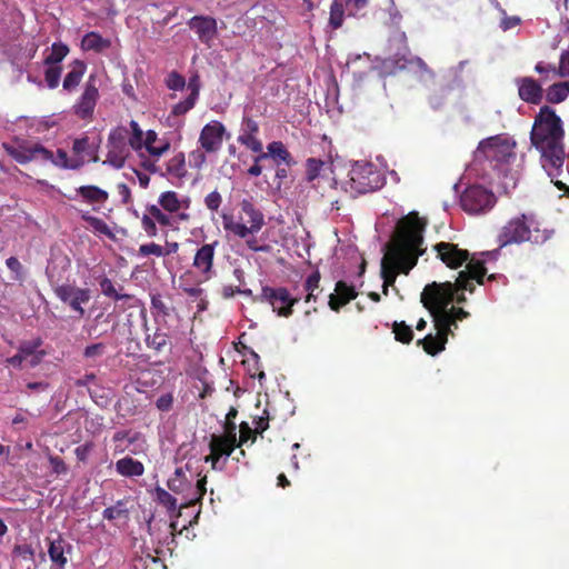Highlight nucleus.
Instances as JSON below:
<instances>
[{"label":"nucleus","instance_id":"nucleus-1","mask_svg":"<svg viewBox=\"0 0 569 569\" xmlns=\"http://www.w3.org/2000/svg\"><path fill=\"white\" fill-rule=\"evenodd\" d=\"M468 268L469 272H459L455 283L450 281L432 282L427 284L421 292L420 300L430 312L437 333L436 336L429 333L423 339H420L418 343L422 345L425 351L430 355H437L442 351L448 335L452 333V327L457 328V321L463 320L469 316V312L462 308L452 307L448 309V306L455 299V295L462 290L473 292V280H477L479 284L483 283L487 269L482 267V262L473 259L469 262Z\"/></svg>","mask_w":569,"mask_h":569},{"label":"nucleus","instance_id":"nucleus-2","mask_svg":"<svg viewBox=\"0 0 569 569\" xmlns=\"http://www.w3.org/2000/svg\"><path fill=\"white\" fill-rule=\"evenodd\" d=\"M530 142L539 152L540 164L551 182L559 190H566L560 179L566 159L563 121L551 107L543 106L536 114Z\"/></svg>","mask_w":569,"mask_h":569},{"label":"nucleus","instance_id":"nucleus-3","mask_svg":"<svg viewBox=\"0 0 569 569\" xmlns=\"http://www.w3.org/2000/svg\"><path fill=\"white\" fill-rule=\"evenodd\" d=\"M423 228L425 223L420 220L410 221L400 230L397 240L381 259L385 295H388L389 286L395 283L397 273H408L416 266L418 257L423 253L420 248L423 243Z\"/></svg>","mask_w":569,"mask_h":569},{"label":"nucleus","instance_id":"nucleus-4","mask_svg":"<svg viewBox=\"0 0 569 569\" xmlns=\"http://www.w3.org/2000/svg\"><path fill=\"white\" fill-rule=\"evenodd\" d=\"M515 147L513 141L502 136L482 140L467 168L468 174L485 181L491 180L495 176L507 177L509 163L516 158Z\"/></svg>","mask_w":569,"mask_h":569},{"label":"nucleus","instance_id":"nucleus-5","mask_svg":"<svg viewBox=\"0 0 569 569\" xmlns=\"http://www.w3.org/2000/svg\"><path fill=\"white\" fill-rule=\"evenodd\" d=\"M6 152L19 163H28L30 161H38L41 163H51L60 169H79L82 160L69 159L67 152L62 149L52 151L43 147L41 143H31L23 141L17 146L10 143L2 144Z\"/></svg>","mask_w":569,"mask_h":569},{"label":"nucleus","instance_id":"nucleus-6","mask_svg":"<svg viewBox=\"0 0 569 569\" xmlns=\"http://www.w3.org/2000/svg\"><path fill=\"white\" fill-rule=\"evenodd\" d=\"M550 238V232L540 230L533 216L521 214L510 219L499 233L498 240L501 247L510 243L530 241L543 243Z\"/></svg>","mask_w":569,"mask_h":569},{"label":"nucleus","instance_id":"nucleus-7","mask_svg":"<svg viewBox=\"0 0 569 569\" xmlns=\"http://www.w3.org/2000/svg\"><path fill=\"white\" fill-rule=\"evenodd\" d=\"M240 207L242 212L248 216L250 226L248 227L241 221H236L229 214L222 216V224L226 231L233 233L240 239H244L259 232L266 222L263 213L253 206L251 199H242Z\"/></svg>","mask_w":569,"mask_h":569},{"label":"nucleus","instance_id":"nucleus-8","mask_svg":"<svg viewBox=\"0 0 569 569\" xmlns=\"http://www.w3.org/2000/svg\"><path fill=\"white\" fill-rule=\"evenodd\" d=\"M349 178L351 189L359 193L378 190L385 184L380 170L367 161H357L349 171Z\"/></svg>","mask_w":569,"mask_h":569},{"label":"nucleus","instance_id":"nucleus-9","mask_svg":"<svg viewBox=\"0 0 569 569\" xmlns=\"http://www.w3.org/2000/svg\"><path fill=\"white\" fill-rule=\"evenodd\" d=\"M436 250L438 252V257L441 259L443 263H446L451 269H457L461 267L465 262L467 266L473 259L480 260L482 262V267L485 268V263L489 259H496L498 256V250L481 252L480 257L476 254L469 259V252L467 250L458 248L457 244L450 242H440L436 244ZM466 272H469V268L467 267Z\"/></svg>","mask_w":569,"mask_h":569},{"label":"nucleus","instance_id":"nucleus-10","mask_svg":"<svg viewBox=\"0 0 569 569\" xmlns=\"http://www.w3.org/2000/svg\"><path fill=\"white\" fill-rule=\"evenodd\" d=\"M236 428V423H231L227 436H211L209 442L211 455L204 457V461H210L213 470H222L227 459L233 452L237 442Z\"/></svg>","mask_w":569,"mask_h":569},{"label":"nucleus","instance_id":"nucleus-11","mask_svg":"<svg viewBox=\"0 0 569 569\" xmlns=\"http://www.w3.org/2000/svg\"><path fill=\"white\" fill-rule=\"evenodd\" d=\"M461 207L471 214L485 213L496 203L493 192L478 184L469 186L460 198Z\"/></svg>","mask_w":569,"mask_h":569},{"label":"nucleus","instance_id":"nucleus-12","mask_svg":"<svg viewBox=\"0 0 569 569\" xmlns=\"http://www.w3.org/2000/svg\"><path fill=\"white\" fill-rule=\"evenodd\" d=\"M129 154L128 129L124 127L112 129L108 137V154L103 163L121 169Z\"/></svg>","mask_w":569,"mask_h":569},{"label":"nucleus","instance_id":"nucleus-13","mask_svg":"<svg viewBox=\"0 0 569 569\" xmlns=\"http://www.w3.org/2000/svg\"><path fill=\"white\" fill-rule=\"evenodd\" d=\"M260 301H266L271 305L272 310L280 317H290L292 315V307L299 301L297 297H292L289 290L284 287H262L261 293L258 298Z\"/></svg>","mask_w":569,"mask_h":569},{"label":"nucleus","instance_id":"nucleus-14","mask_svg":"<svg viewBox=\"0 0 569 569\" xmlns=\"http://www.w3.org/2000/svg\"><path fill=\"white\" fill-rule=\"evenodd\" d=\"M41 346L42 340L40 338L22 341L18 348V353L8 358L7 362L14 368H21L23 363L33 368L38 366L46 356V352L40 350Z\"/></svg>","mask_w":569,"mask_h":569},{"label":"nucleus","instance_id":"nucleus-15","mask_svg":"<svg viewBox=\"0 0 569 569\" xmlns=\"http://www.w3.org/2000/svg\"><path fill=\"white\" fill-rule=\"evenodd\" d=\"M99 99V79L90 74L84 84L83 91L73 106L74 113L81 119L90 118Z\"/></svg>","mask_w":569,"mask_h":569},{"label":"nucleus","instance_id":"nucleus-16","mask_svg":"<svg viewBox=\"0 0 569 569\" xmlns=\"http://www.w3.org/2000/svg\"><path fill=\"white\" fill-rule=\"evenodd\" d=\"M54 293L62 302L69 305V307L76 311L79 317L84 316L82 305L89 302L91 298L89 289L78 288L71 284H62L54 289Z\"/></svg>","mask_w":569,"mask_h":569},{"label":"nucleus","instance_id":"nucleus-17","mask_svg":"<svg viewBox=\"0 0 569 569\" xmlns=\"http://www.w3.org/2000/svg\"><path fill=\"white\" fill-rule=\"evenodd\" d=\"M224 131L223 124L219 121L207 123L199 136L201 148L209 153L217 152L222 146Z\"/></svg>","mask_w":569,"mask_h":569},{"label":"nucleus","instance_id":"nucleus-18","mask_svg":"<svg viewBox=\"0 0 569 569\" xmlns=\"http://www.w3.org/2000/svg\"><path fill=\"white\" fill-rule=\"evenodd\" d=\"M48 545V555L52 563L62 569L68 562V556L72 552V545L60 533L49 536L46 539Z\"/></svg>","mask_w":569,"mask_h":569},{"label":"nucleus","instance_id":"nucleus-19","mask_svg":"<svg viewBox=\"0 0 569 569\" xmlns=\"http://www.w3.org/2000/svg\"><path fill=\"white\" fill-rule=\"evenodd\" d=\"M188 26L196 32L200 42L207 46L211 44L218 32L217 20L210 16H194L188 21Z\"/></svg>","mask_w":569,"mask_h":569},{"label":"nucleus","instance_id":"nucleus-20","mask_svg":"<svg viewBox=\"0 0 569 569\" xmlns=\"http://www.w3.org/2000/svg\"><path fill=\"white\" fill-rule=\"evenodd\" d=\"M519 98L530 104H539L543 98L541 84L531 77H521L515 80Z\"/></svg>","mask_w":569,"mask_h":569},{"label":"nucleus","instance_id":"nucleus-21","mask_svg":"<svg viewBox=\"0 0 569 569\" xmlns=\"http://www.w3.org/2000/svg\"><path fill=\"white\" fill-rule=\"evenodd\" d=\"M217 246L218 241H213L212 243H206L201 246L194 254L192 266L206 279H210L213 276L212 267Z\"/></svg>","mask_w":569,"mask_h":569},{"label":"nucleus","instance_id":"nucleus-22","mask_svg":"<svg viewBox=\"0 0 569 569\" xmlns=\"http://www.w3.org/2000/svg\"><path fill=\"white\" fill-rule=\"evenodd\" d=\"M335 293L330 295L329 306L332 310L339 308L357 297L355 286H349L347 282L340 280L336 283Z\"/></svg>","mask_w":569,"mask_h":569},{"label":"nucleus","instance_id":"nucleus-23","mask_svg":"<svg viewBox=\"0 0 569 569\" xmlns=\"http://www.w3.org/2000/svg\"><path fill=\"white\" fill-rule=\"evenodd\" d=\"M161 208L170 213H177L180 209H188L190 206L189 198H180L174 191L162 192L158 200Z\"/></svg>","mask_w":569,"mask_h":569},{"label":"nucleus","instance_id":"nucleus-24","mask_svg":"<svg viewBox=\"0 0 569 569\" xmlns=\"http://www.w3.org/2000/svg\"><path fill=\"white\" fill-rule=\"evenodd\" d=\"M268 152H263L256 157V161H261L267 158H272L277 162H283L288 166L293 163L290 152L287 150L281 141H272L267 147Z\"/></svg>","mask_w":569,"mask_h":569},{"label":"nucleus","instance_id":"nucleus-25","mask_svg":"<svg viewBox=\"0 0 569 569\" xmlns=\"http://www.w3.org/2000/svg\"><path fill=\"white\" fill-rule=\"evenodd\" d=\"M144 149L151 157L159 159L170 149V142L159 140L156 131L148 130L144 136Z\"/></svg>","mask_w":569,"mask_h":569},{"label":"nucleus","instance_id":"nucleus-26","mask_svg":"<svg viewBox=\"0 0 569 569\" xmlns=\"http://www.w3.org/2000/svg\"><path fill=\"white\" fill-rule=\"evenodd\" d=\"M86 69H87V66L83 61L74 60L70 66V71L66 74V77L63 79V83H62L63 89L66 91L74 90L79 86V83L86 72Z\"/></svg>","mask_w":569,"mask_h":569},{"label":"nucleus","instance_id":"nucleus-27","mask_svg":"<svg viewBox=\"0 0 569 569\" xmlns=\"http://www.w3.org/2000/svg\"><path fill=\"white\" fill-rule=\"evenodd\" d=\"M116 470L123 477L132 478L142 476L144 467L140 461L134 460L131 457H124L116 462Z\"/></svg>","mask_w":569,"mask_h":569},{"label":"nucleus","instance_id":"nucleus-28","mask_svg":"<svg viewBox=\"0 0 569 569\" xmlns=\"http://www.w3.org/2000/svg\"><path fill=\"white\" fill-rule=\"evenodd\" d=\"M569 97V80L559 81L549 86L546 90V100L549 103L558 104Z\"/></svg>","mask_w":569,"mask_h":569},{"label":"nucleus","instance_id":"nucleus-29","mask_svg":"<svg viewBox=\"0 0 569 569\" xmlns=\"http://www.w3.org/2000/svg\"><path fill=\"white\" fill-rule=\"evenodd\" d=\"M81 47L86 51L101 52L110 47V41L97 32H88L82 38Z\"/></svg>","mask_w":569,"mask_h":569},{"label":"nucleus","instance_id":"nucleus-30","mask_svg":"<svg viewBox=\"0 0 569 569\" xmlns=\"http://www.w3.org/2000/svg\"><path fill=\"white\" fill-rule=\"evenodd\" d=\"M395 64L398 69H418L422 72L431 73L421 58L413 57L410 53L402 56L397 54L395 58Z\"/></svg>","mask_w":569,"mask_h":569},{"label":"nucleus","instance_id":"nucleus-31","mask_svg":"<svg viewBox=\"0 0 569 569\" xmlns=\"http://www.w3.org/2000/svg\"><path fill=\"white\" fill-rule=\"evenodd\" d=\"M77 192L89 203H103L108 200V192L96 186H82Z\"/></svg>","mask_w":569,"mask_h":569},{"label":"nucleus","instance_id":"nucleus-32","mask_svg":"<svg viewBox=\"0 0 569 569\" xmlns=\"http://www.w3.org/2000/svg\"><path fill=\"white\" fill-rule=\"evenodd\" d=\"M166 174L183 178L187 174L184 153L178 152L166 164Z\"/></svg>","mask_w":569,"mask_h":569},{"label":"nucleus","instance_id":"nucleus-33","mask_svg":"<svg viewBox=\"0 0 569 569\" xmlns=\"http://www.w3.org/2000/svg\"><path fill=\"white\" fill-rule=\"evenodd\" d=\"M81 219L86 221L96 233L103 234L111 240L114 239V233L102 219L91 216L89 212H83Z\"/></svg>","mask_w":569,"mask_h":569},{"label":"nucleus","instance_id":"nucleus-34","mask_svg":"<svg viewBox=\"0 0 569 569\" xmlns=\"http://www.w3.org/2000/svg\"><path fill=\"white\" fill-rule=\"evenodd\" d=\"M102 517L109 521L128 519L129 509L127 508V501L118 500L113 506L103 510Z\"/></svg>","mask_w":569,"mask_h":569},{"label":"nucleus","instance_id":"nucleus-35","mask_svg":"<svg viewBox=\"0 0 569 569\" xmlns=\"http://www.w3.org/2000/svg\"><path fill=\"white\" fill-rule=\"evenodd\" d=\"M198 98L199 88L194 87L190 94L183 101H180L172 107L171 114L176 117L186 114L194 107Z\"/></svg>","mask_w":569,"mask_h":569},{"label":"nucleus","instance_id":"nucleus-36","mask_svg":"<svg viewBox=\"0 0 569 569\" xmlns=\"http://www.w3.org/2000/svg\"><path fill=\"white\" fill-rule=\"evenodd\" d=\"M99 284H100V289H101V292L108 297V298H111L116 301H119V300H132L133 299V296L131 295H128V293H120L113 282L107 278V277H102L99 281Z\"/></svg>","mask_w":569,"mask_h":569},{"label":"nucleus","instance_id":"nucleus-37","mask_svg":"<svg viewBox=\"0 0 569 569\" xmlns=\"http://www.w3.org/2000/svg\"><path fill=\"white\" fill-rule=\"evenodd\" d=\"M69 48L62 42H54L51 47L50 53L46 57L44 63L47 66H58L68 54Z\"/></svg>","mask_w":569,"mask_h":569},{"label":"nucleus","instance_id":"nucleus-38","mask_svg":"<svg viewBox=\"0 0 569 569\" xmlns=\"http://www.w3.org/2000/svg\"><path fill=\"white\" fill-rule=\"evenodd\" d=\"M154 500L163 506L169 512L177 510V499L161 487L154 489Z\"/></svg>","mask_w":569,"mask_h":569},{"label":"nucleus","instance_id":"nucleus-39","mask_svg":"<svg viewBox=\"0 0 569 569\" xmlns=\"http://www.w3.org/2000/svg\"><path fill=\"white\" fill-rule=\"evenodd\" d=\"M560 63L556 67L552 63L539 61L535 66V71L542 76V80H552L555 78H565L559 72Z\"/></svg>","mask_w":569,"mask_h":569},{"label":"nucleus","instance_id":"nucleus-40","mask_svg":"<svg viewBox=\"0 0 569 569\" xmlns=\"http://www.w3.org/2000/svg\"><path fill=\"white\" fill-rule=\"evenodd\" d=\"M168 341V335L160 329H157L152 335H147L146 343L149 348L156 351H161Z\"/></svg>","mask_w":569,"mask_h":569},{"label":"nucleus","instance_id":"nucleus-41","mask_svg":"<svg viewBox=\"0 0 569 569\" xmlns=\"http://www.w3.org/2000/svg\"><path fill=\"white\" fill-rule=\"evenodd\" d=\"M343 22V3L340 0H333L330 6L329 23L333 29H338Z\"/></svg>","mask_w":569,"mask_h":569},{"label":"nucleus","instance_id":"nucleus-42","mask_svg":"<svg viewBox=\"0 0 569 569\" xmlns=\"http://www.w3.org/2000/svg\"><path fill=\"white\" fill-rule=\"evenodd\" d=\"M326 164L325 161L316 158H309L306 162V177L309 182L313 181L320 176V172Z\"/></svg>","mask_w":569,"mask_h":569},{"label":"nucleus","instance_id":"nucleus-43","mask_svg":"<svg viewBox=\"0 0 569 569\" xmlns=\"http://www.w3.org/2000/svg\"><path fill=\"white\" fill-rule=\"evenodd\" d=\"M168 488L177 495H182L186 499V495H189L188 491L191 489V482L187 479L170 478L168 480Z\"/></svg>","mask_w":569,"mask_h":569},{"label":"nucleus","instance_id":"nucleus-44","mask_svg":"<svg viewBox=\"0 0 569 569\" xmlns=\"http://www.w3.org/2000/svg\"><path fill=\"white\" fill-rule=\"evenodd\" d=\"M238 141L256 153L262 152V142L256 137V134H240Z\"/></svg>","mask_w":569,"mask_h":569},{"label":"nucleus","instance_id":"nucleus-45","mask_svg":"<svg viewBox=\"0 0 569 569\" xmlns=\"http://www.w3.org/2000/svg\"><path fill=\"white\" fill-rule=\"evenodd\" d=\"M147 212L152 217L154 221L160 223L161 226H171L172 218L164 213L158 206L151 204L147 207Z\"/></svg>","mask_w":569,"mask_h":569},{"label":"nucleus","instance_id":"nucleus-46","mask_svg":"<svg viewBox=\"0 0 569 569\" xmlns=\"http://www.w3.org/2000/svg\"><path fill=\"white\" fill-rule=\"evenodd\" d=\"M60 77H61V68L59 66H52V64L48 66L46 73H44V79H46L47 86L50 89H54L58 87Z\"/></svg>","mask_w":569,"mask_h":569},{"label":"nucleus","instance_id":"nucleus-47","mask_svg":"<svg viewBox=\"0 0 569 569\" xmlns=\"http://www.w3.org/2000/svg\"><path fill=\"white\" fill-rule=\"evenodd\" d=\"M393 332L396 335V339L400 342L408 343L412 340V330L410 327L406 326L405 322H396L393 326Z\"/></svg>","mask_w":569,"mask_h":569},{"label":"nucleus","instance_id":"nucleus-48","mask_svg":"<svg viewBox=\"0 0 569 569\" xmlns=\"http://www.w3.org/2000/svg\"><path fill=\"white\" fill-rule=\"evenodd\" d=\"M166 84L170 90L179 91L186 86V79L177 71H171L166 78Z\"/></svg>","mask_w":569,"mask_h":569},{"label":"nucleus","instance_id":"nucleus-49","mask_svg":"<svg viewBox=\"0 0 569 569\" xmlns=\"http://www.w3.org/2000/svg\"><path fill=\"white\" fill-rule=\"evenodd\" d=\"M206 483L207 479L206 477H203L198 481L194 488L191 486L189 495H186V499L188 500V502L191 503L202 499L203 495L206 493Z\"/></svg>","mask_w":569,"mask_h":569},{"label":"nucleus","instance_id":"nucleus-50","mask_svg":"<svg viewBox=\"0 0 569 569\" xmlns=\"http://www.w3.org/2000/svg\"><path fill=\"white\" fill-rule=\"evenodd\" d=\"M72 149L77 154L91 156L94 153V148L90 147L88 137H82V138L76 139L73 141Z\"/></svg>","mask_w":569,"mask_h":569},{"label":"nucleus","instance_id":"nucleus-51","mask_svg":"<svg viewBox=\"0 0 569 569\" xmlns=\"http://www.w3.org/2000/svg\"><path fill=\"white\" fill-rule=\"evenodd\" d=\"M320 281V274L318 272L311 273L305 282V290L308 291L306 302H310L313 299V291L318 288Z\"/></svg>","mask_w":569,"mask_h":569},{"label":"nucleus","instance_id":"nucleus-52","mask_svg":"<svg viewBox=\"0 0 569 569\" xmlns=\"http://www.w3.org/2000/svg\"><path fill=\"white\" fill-rule=\"evenodd\" d=\"M139 254L142 257L153 254L156 257H163L164 256V249L158 243L151 242L141 244L139 247Z\"/></svg>","mask_w":569,"mask_h":569},{"label":"nucleus","instance_id":"nucleus-53","mask_svg":"<svg viewBox=\"0 0 569 569\" xmlns=\"http://www.w3.org/2000/svg\"><path fill=\"white\" fill-rule=\"evenodd\" d=\"M6 266L8 269L14 273L13 279L14 280H22L23 279V267L20 263V261L16 257H10L6 260Z\"/></svg>","mask_w":569,"mask_h":569},{"label":"nucleus","instance_id":"nucleus-54","mask_svg":"<svg viewBox=\"0 0 569 569\" xmlns=\"http://www.w3.org/2000/svg\"><path fill=\"white\" fill-rule=\"evenodd\" d=\"M106 350V346L102 342L92 343L87 346L83 350V357L87 359H93L102 356Z\"/></svg>","mask_w":569,"mask_h":569},{"label":"nucleus","instance_id":"nucleus-55","mask_svg":"<svg viewBox=\"0 0 569 569\" xmlns=\"http://www.w3.org/2000/svg\"><path fill=\"white\" fill-rule=\"evenodd\" d=\"M142 228L149 237H156L158 233V229L156 227V221L150 217L147 212L141 218Z\"/></svg>","mask_w":569,"mask_h":569},{"label":"nucleus","instance_id":"nucleus-56","mask_svg":"<svg viewBox=\"0 0 569 569\" xmlns=\"http://www.w3.org/2000/svg\"><path fill=\"white\" fill-rule=\"evenodd\" d=\"M222 202L221 194L218 191H212L204 198L207 208L211 211H217Z\"/></svg>","mask_w":569,"mask_h":569},{"label":"nucleus","instance_id":"nucleus-57","mask_svg":"<svg viewBox=\"0 0 569 569\" xmlns=\"http://www.w3.org/2000/svg\"><path fill=\"white\" fill-rule=\"evenodd\" d=\"M258 131H259L258 123L250 117H243L240 134H257Z\"/></svg>","mask_w":569,"mask_h":569},{"label":"nucleus","instance_id":"nucleus-58","mask_svg":"<svg viewBox=\"0 0 569 569\" xmlns=\"http://www.w3.org/2000/svg\"><path fill=\"white\" fill-rule=\"evenodd\" d=\"M49 462L52 468V471L57 475H64L68 472V466L64 461L58 456H50Z\"/></svg>","mask_w":569,"mask_h":569},{"label":"nucleus","instance_id":"nucleus-59","mask_svg":"<svg viewBox=\"0 0 569 569\" xmlns=\"http://www.w3.org/2000/svg\"><path fill=\"white\" fill-rule=\"evenodd\" d=\"M367 6V0H346V9L349 16L357 17L358 12Z\"/></svg>","mask_w":569,"mask_h":569},{"label":"nucleus","instance_id":"nucleus-60","mask_svg":"<svg viewBox=\"0 0 569 569\" xmlns=\"http://www.w3.org/2000/svg\"><path fill=\"white\" fill-rule=\"evenodd\" d=\"M93 450V443L92 442H86L81 446H78L76 449H74V455L77 457V459L79 461H87V459L89 458L91 451Z\"/></svg>","mask_w":569,"mask_h":569},{"label":"nucleus","instance_id":"nucleus-61","mask_svg":"<svg viewBox=\"0 0 569 569\" xmlns=\"http://www.w3.org/2000/svg\"><path fill=\"white\" fill-rule=\"evenodd\" d=\"M173 398L170 393H166L160 396L157 401L156 406L161 411H169L172 407Z\"/></svg>","mask_w":569,"mask_h":569},{"label":"nucleus","instance_id":"nucleus-62","mask_svg":"<svg viewBox=\"0 0 569 569\" xmlns=\"http://www.w3.org/2000/svg\"><path fill=\"white\" fill-rule=\"evenodd\" d=\"M128 144L130 150L140 152L144 148V136H128Z\"/></svg>","mask_w":569,"mask_h":569},{"label":"nucleus","instance_id":"nucleus-63","mask_svg":"<svg viewBox=\"0 0 569 569\" xmlns=\"http://www.w3.org/2000/svg\"><path fill=\"white\" fill-rule=\"evenodd\" d=\"M263 415L264 416H261V417H258L253 420V423L256 426V432L257 433H261L263 432L264 430L268 429L269 427V423H268V420H269V416H268V412L267 410L263 411Z\"/></svg>","mask_w":569,"mask_h":569},{"label":"nucleus","instance_id":"nucleus-64","mask_svg":"<svg viewBox=\"0 0 569 569\" xmlns=\"http://www.w3.org/2000/svg\"><path fill=\"white\" fill-rule=\"evenodd\" d=\"M189 158L196 168H200L206 162V154L201 150L190 152Z\"/></svg>","mask_w":569,"mask_h":569}]
</instances>
